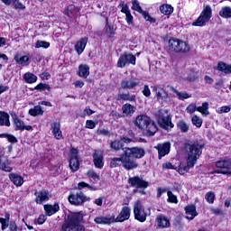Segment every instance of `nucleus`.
Wrapping results in <instances>:
<instances>
[{"label": "nucleus", "mask_w": 231, "mask_h": 231, "mask_svg": "<svg viewBox=\"0 0 231 231\" xmlns=\"http://www.w3.org/2000/svg\"><path fill=\"white\" fill-rule=\"evenodd\" d=\"M93 162L97 169H102L104 167V152L97 150L93 153Z\"/></svg>", "instance_id": "obj_17"}, {"label": "nucleus", "mask_w": 231, "mask_h": 231, "mask_svg": "<svg viewBox=\"0 0 231 231\" xmlns=\"http://www.w3.org/2000/svg\"><path fill=\"white\" fill-rule=\"evenodd\" d=\"M46 215H40L38 217V225H44L46 223Z\"/></svg>", "instance_id": "obj_64"}, {"label": "nucleus", "mask_w": 231, "mask_h": 231, "mask_svg": "<svg viewBox=\"0 0 231 231\" xmlns=\"http://www.w3.org/2000/svg\"><path fill=\"white\" fill-rule=\"evenodd\" d=\"M178 127L182 133H187V131H189V125L185 124V121H180L178 123Z\"/></svg>", "instance_id": "obj_53"}, {"label": "nucleus", "mask_w": 231, "mask_h": 231, "mask_svg": "<svg viewBox=\"0 0 231 231\" xmlns=\"http://www.w3.org/2000/svg\"><path fill=\"white\" fill-rule=\"evenodd\" d=\"M134 17L133 14H131V13H128L125 14V21L127 23V24L131 25L133 24L134 21H133Z\"/></svg>", "instance_id": "obj_63"}, {"label": "nucleus", "mask_w": 231, "mask_h": 231, "mask_svg": "<svg viewBox=\"0 0 231 231\" xmlns=\"http://www.w3.org/2000/svg\"><path fill=\"white\" fill-rule=\"evenodd\" d=\"M230 109H231L230 106H224L217 108V113H218V115H221L223 113H230Z\"/></svg>", "instance_id": "obj_56"}, {"label": "nucleus", "mask_w": 231, "mask_h": 231, "mask_svg": "<svg viewBox=\"0 0 231 231\" xmlns=\"http://www.w3.org/2000/svg\"><path fill=\"white\" fill-rule=\"evenodd\" d=\"M134 124L137 129H140L148 136H154V134L158 133V125L146 115L137 116L134 121Z\"/></svg>", "instance_id": "obj_2"}, {"label": "nucleus", "mask_w": 231, "mask_h": 231, "mask_svg": "<svg viewBox=\"0 0 231 231\" xmlns=\"http://www.w3.org/2000/svg\"><path fill=\"white\" fill-rule=\"evenodd\" d=\"M167 196H168V203H178V197L174 194H172V191L169 190L167 191Z\"/></svg>", "instance_id": "obj_45"}, {"label": "nucleus", "mask_w": 231, "mask_h": 231, "mask_svg": "<svg viewBox=\"0 0 231 231\" xmlns=\"http://www.w3.org/2000/svg\"><path fill=\"white\" fill-rule=\"evenodd\" d=\"M128 183H130L132 187H135V189H147V187H149V182L140 177L129 178Z\"/></svg>", "instance_id": "obj_15"}, {"label": "nucleus", "mask_w": 231, "mask_h": 231, "mask_svg": "<svg viewBox=\"0 0 231 231\" xmlns=\"http://www.w3.org/2000/svg\"><path fill=\"white\" fill-rule=\"evenodd\" d=\"M87 174L89 178H92V180H95L96 181L100 180V175H98L95 170L88 171Z\"/></svg>", "instance_id": "obj_50"}, {"label": "nucleus", "mask_w": 231, "mask_h": 231, "mask_svg": "<svg viewBox=\"0 0 231 231\" xmlns=\"http://www.w3.org/2000/svg\"><path fill=\"white\" fill-rule=\"evenodd\" d=\"M123 116H133L134 115V111H136V106L131 104H125L122 106Z\"/></svg>", "instance_id": "obj_25"}, {"label": "nucleus", "mask_w": 231, "mask_h": 231, "mask_svg": "<svg viewBox=\"0 0 231 231\" xmlns=\"http://www.w3.org/2000/svg\"><path fill=\"white\" fill-rule=\"evenodd\" d=\"M34 48H43L44 50H48V48H50V42H46V41H37L35 45H34Z\"/></svg>", "instance_id": "obj_40"}, {"label": "nucleus", "mask_w": 231, "mask_h": 231, "mask_svg": "<svg viewBox=\"0 0 231 231\" xmlns=\"http://www.w3.org/2000/svg\"><path fill=\"white\" fill-rule=\"evenodd\" d=\"M85 187H87L88 189H89V190H97V189L93 186H90L89 184L86 183V182H79L78 184V189L79 190H82V189H85Z\"/></svg>", "instance_id": "obj_52"}, {"label": "nucleus", "mask_w": 231, "mask_h": 231, "mask_svg": "<svg viewBox=\"0 0 231 231\" xmlns=\"http://www.w3.org/2000/svg\"><path fill=\"white\" fill-rule=\"evenodd\" d=\"M186 152L188 154L187 158V165L184 166L180 163L179 166V172L180 174H185V172H189L194 165H196V162H198V159L199 156H201V153L203 152V145L198 143H188L185 145Z\"/></svg>", "instance_id": "obj_1"}, {"label": "nucleus", "mask_w": 231, "mask_h": 231, "mask_svg": "<svg viewBox=\"0 0 231 231\" xmlns=\"http://www.w3.org/2000/svg\"><path fill=\"white\" fill-rule=\"evenodd\" d=\"M120 165H123L126 171H132L134 162H130L127 159V156L125 155V152L120 157H114L110 159V167L112 169H115L116 167H120Z\"/></svg>", "instance_id": "obj_6"}, {"label": "nucleus", "mask_w": 231, "mask_h": 231, "mask_svg": "<svg viewBox=\"0 0 231 231\" xmlns=\"http://www.w3.org/2000/svg\"><path fill=\"white\" fill-rule=\"evenodd\" d=\"M29 115H31V116H39L41 115H44V110H42L41 105L35 106L33 108L29 110Z\"/></svg>", "instance_id": "obj_32"}, {"label": "nucleus", "mask_w": 231, "mask_h": 231, "mask_svg": "<svg viewBox=\"0 0 231 231\" xmlns=\"http://www.w3.org/2000/svg\"><path fill=\"white\" fill-rule=\"evenodd\" d=\"M152 88V91L156 93V97L158 100H167V98H169V94H167L163 88H160L159 86H153Z\"/></svg>", "instance_id": "obj_22"}, {"label": "nucleus", "mask_w": 231, "mask_h": 231, "mask_svg": "<svg viewBox=\"0 0 231 231\" xmlns=\"http://www.w3.org/2000/svg\"><path fill=\"white\" fill-rule=\"evenodd\" d=\"M65 15H67L68 17H73V15H75L74 5H70L67 7V9L65 10Z\"/></svg>", "instance_id": "obj_47"}, {"label": "nucleus", "mask_w": 231, "mask_h": 231, "mask_svg": "<svg viewBox=\"0 0 231 231\" xmlns=\"http://www.w3.org/2000/svg\"><path fill=\"white\" fill-rule=\"evenodd\" d=\"M220 17H223L224 19H230L231 17V7L225 6L222 7V9L219 12Z\"/></svg>", "instance_id": "obj_36"}, {"label": "nucleus", "mask_w": 231, "mask_h": 231, "mask_svg": "<svg viewBox=\"0 0 231 231\" xmlns=\"http://www.w3.org/2000/svg\"><path fill=\"white\" fill-rule=\"evenodd\" d=\"M191 122H192L193 125L197 126L198 128H199V127H201V125H203V119H201L198 116H193L191 117Z\"/></svg>", "instance_id": "obj_42"}, {"label": "nucleus", "mask_w": 231, "mask_h": 231, "mask_svg": "<svg viewBox=\"0 0 231 231\" xmlns=\"http://www.w3.org/2000/svg\"><path fill=\"white\" fill-rule=\"evenodd\" d=\"M9 179L14 182V185H16V187H21V185L24 183V179L15 173L9 174Z\"/></svg>", "instance_id": "obj_28"}, {"label": "nucleus", "mask_w": 231, "mask_h": 231, "mask_svg": "<svg viewBox=\"0 0 231 231\" xmlns=\"http://www.w3.org/2000/svg\"><path fill=\"white\" fill-rule=\"evenodd\" d=\"M53 136L56 140H63L64 136L62 135V131H60V123L53 122L51 125Z\"/></svg>", "instance_id": "obj_20"}, {"label": "nucleus", "mask_w": 231, "mask_h": 231, "mask_svg": "<svg viewBox=\"0 0 231 231\" xmlns=\"http://www.w3.org/2000/svg\"><path fill=\"white\" fill-rule=\"evenodd\" d=\"M198 72L194 69H190L188 72V76L185 77V79L188 80L189 82H194V80H198Z\"/></svg>", "instance_id": "obj_37"}, {"label": "nucleus", "mask_w": 231, "mask_h": 231, "mask_svg": "<svg viewBox=\"0 0 231 231\" xmlns=\"http://www.w3.org/2000/svg\"><path fill=\"white\" fill-rule=\"evenodd\" d=\"M161 14L164 15H171L174 12V8L171 5H162L160 7Z\"/></svg>", "instance_id": "obj_35"}, {"label": "nucleus", "mask_w": 231, "mask_h": 231, "mask_svg": "<svg viewBox=\"0 0 231 231\" xmlns=\"http://www.w3.org/2000/svg\"><path fill=\"white\" fill-rule=\"evenodd\" d=\"M161 125L162 127H163V129H169V127H174V125H172V122L171 121L169 116L162 119Z\"/></svg>", "instance_id": "obj_39"}, {"label": "nucleus", "mask_w": 231, "mask_h": 231, "mask_svg": "<svg viewBox=\"0 0 231 231\" xmlns=\"http://www.w3.org/2000/svg\"><path fill=\"white\" fill-rule=\"evenodd\" d=\"M168 50L170 51H175L176 53H187L190 51V46L181 40L170 39Z\"/></svg>", "instance_id": "obj_5"}, {"label": "nucleus", "mask_w": 231, "mask_h": 231, "mask_svg": "<svg viewBox=\"0 0 231 231\" xmlns=\"http://www.w3.org/2000/svg\"><path fill=\"white\" fill-rule=\"evenodd\" d=\"M212 17V8L207 5L200 13L198 19L192 23V26H205Z\"/></svg>", "instance_id": "obj_7"}, {"label": "nucleus", "mask_w": 231, "mask_h": 231, "mask_svg": "<svg viewBox=\"0 0 231 231\" xmlns=\"http://www.w3.org/2000/svg\"><path fill=\"white\" fill-rule=\"evenodd\" d=\"M86 201H89V198L86 197L81 191L69 197V204L76 205L77 207L83 205Z\"/></svg>", "instance_id": "obj_11"}, {"label": "nucleus", "mask_w": 231, "mask_h": 231, "mask_svg": "<svg viewBox=\"0 0 231 231\" xmlns=\"http://www.w3.org/2000/svg\"><path fill=\"white\" fill-rule=\"evenodd\" d=\"M106 32L107 35H109V37H111L112 35H115V27H113L112 25L106 24Z\"/></svg>", "instance_id": "obj_60"}, {"label": "nucleus", "mask_w": 231, "mask_h": 231, "mask_svg": "<svg viewBox=\"0 0 231 231\" xmlns=\"http://www.w3.org/2000/svg\"><path fill=\"white\" fill-rule=\"evenodd\" d=\"M187 113L189 115H192L198 111V106H196V103H190L187 107H186Z\"/></svg>", "instance_id": "obj_49"}, {"label": "nucleus", "mask_w": 231, "mask_h": 231, "mask_svg": "<svg viewBox=\"0 0 231 231\" xmlns=\"http://www.w3.org/2000/svg\"><path fill=\"white\" fill-rule=\"evenodd\" d=\"M14 122L18 131H24V122L23 120L19 119V117H14Z\"/></svg>", "instance_id": "obj_41"}, {"label": "nucleus", "mask_w": 231, "mask_h": 231, "mask_svg": "<svg viewBox=\"0 0 231 231\" xmlns=\"http://www.w3.org/2000/svg\"><path fill=\"white\" fill-rule=\"evenodd\" d=\"M155 223L159 229L171 228V218L163 214H160L156 217Z\"/></svg>", "instance_id": "obj_14"}, {"label": "nucleus", "mask_w": 231, "mask_h": 231, "mask_svg": "<svg viewBox=\"0 0 231 231\" xmlns=\"http://www.w3.org/2000/svg\"><path fill=\"white\" fill-rule=\"evenodd\" d=\"M126 64H136V56L133 54H122L117 60V68H125Z\"/></svg>", "instance_id": "obj_10"}, {"label": "nucleus", "mask_w": 231, "mask_h": 231, "mask_svg": "<svg viewBox=\"0 0 231 231\" xmlns=\"http://www.w3.org/2000/svg\"><path fill=\"white\" fill-rule=\"evenodd\" d=\"M141 14L143 15L145 21H149L152 23H156V19L151 17V15H149V14H147L145 11H143Z\"/></svg>", "instance_id": "obj_59"}, {"label": "nucleus", "mask_w": 231, "mask_h": 231, "mask_svg": "<svg viewBox=\"0 0 231 231\" xmlns=\"http://www.w3.org/2000/svg\"><path fill=\"white\" fill-rule=\"evenodd\" d=\"M95 223H97V225H111V223H115V217H103V216H99L97 217L94 219Z\"/></svg>", "instance_id": "obj_23"}, {"label": "nucleus", "mask_w": 231, "mask_h": 231, "mask_svg": "<svg viewBox=\"0 0 231 231\" xmlns=\"http://www.w3.org/2000/svg\"><path fill=\"white\" fill-rule=\"evenodd\" d=\"M0 169H2V171H5V172H12V171L14 170V168L10 167L8 162H2Z\"/></svg>", "instance_id": "obj_55"}, {"label": "nucleus", "mask_w": 231, "mask_h": 231, "mask_svg": "<svg viewBox=\"0 0 231 231\" xmlns=\"http://www.w3.org/2000/svg\"><path fill=\"white\" fill-rule=\"evenodd\" d=\"M142 93L144 97H151V88H149V85H144L142 90Z\"/></svg>", "instance_id": "obj_58"}, {"label": "nucleus", "mask_w": 231, "mask_h": 231, "mask_svg": "<svg viewBox=\"0 0 231 231\" xmlns=\"http://www.w3.org/2000/svg\"><path fill=\"white\" fill-rule=\"evenodd\" d=\"M10 219V216L8 215L7 219L6 218H3L0 217V223H1V228L2 230H6L7 226H8V221Z\"/></svg>", "instance_id": "obj_54"}, {"label": "nucleus", "mask_w": 231, "mask_h": 231, "mask_svg": "<svg viewBox=\"0 0 231 231\" xmlns=\"http://www.w3.org/2000/svg\"><path fill=\"white\" fill-rule=\"evenodd\" d=\"M69 168L74 172L80 169V162H79V151L75 148H71L70 150Z\"/></svg>", "instance_id": "obj_12"}, {"label": "nucleus", "mask_w": 231, "mask_h": 231, "mask_svg": "<svg viewBox=\"0 0 231 231\" xmlns=\"http://www.w3.org/2000/svg\"><path fill=\"white\" fill-rule=\"evenodd\" d=\"M14 8L19 9V10H24V5H23V3L19 2V0H17L16 2H13Z\"/></svg>", "instance_id": "obj_62"}, {"label": "nucleus", "mask_w": 231, "mask_h": 231, "mask_svg": "<svg viewBox=\"0 0 231 231\" xmlns=\"http://www.w3.org/2000/svg\"><path fill=\"white\" fill-rule=\"evenodd\" d=\"M173 91L176 93L177 97H179V100H186L187 98H190V94L187 92H179L178 90L172 88Z\"/></svg>", "instance_id": "obj_44"}, {"label": "nucleus", "mask_w": 231, "mask_h": 231, "mask_svg": "<svg viewBox=\"0 0 231 231\" xmlns=\"http://www.w3.org/2000/svg\"><path fill=\"white\" fill-rule=\"evenodd\" d=\"M205 199L208 201V203L212 204V203H214V201L216 199V194L212 191H208L205 195Z\"/></svg>", "instance_id": "obj_46"}, {"label": "nucleus", "mask_w": 231, "mask_h": 231, "mask_svg": "<svg viewBox=\"0 0 231 231\" xmlns=\"http://www.w3.org/2000/svg\"><path fill=\"white\" fill-rule=\"evenodd\" d=\"M14 60L15 62H17V64H22V66H28L30 57H28L27 55L25 56L16 55L14 57Z\"/></svg>", "instance_id": "obj_31"}, {"label": "nucleus", "mask_w": 231, "mask_h": 231, "mask_svg": "<svg viewBox=\"0 0 231 231\" xmlns=\"http://www.w3.org/2000/svg\"><path fill=\"white\" fill-rule=\"evenodd\" d=\"M78 75L83 77V79H88V77H89V65H79Z\"/></svg>", "instance_id": "obj_27"}, {"label": "nucleus", "mask_w": 231, "mask_h": 231, "mask_svg": "<svg viewBox=\"0 0 231 231\" xmlns=\"http://www.w3.org/2000/svg\"><path fill=\"white\" fill-rule=\"evenodd\" d=\"M155 148H157L159 152V160H162L163 156H167V154L171 152V143L166 142L163 143H159Z\"/></svg>", "instance_id": "obj_18"}, {"label": "nucleus", "mask_w": 231, "mask_h": 231, "mask_svg": "<svg viewBox=\"0 0 231 231\" xmlns=\"http://www.w3.org/2000/svg\"><path fill=\"white\" fill-rule=\"evenodd\" d=\"M162 169H171L173 171H176V169H178V167L172 165V163L168 162L162 163Z\"/></svg>", "instance_id": "obj_61"}, {"label": "nucleus", "mask_w": 231, "mask_h": 231, "mask_svg": "<svg viewBox=\"0 0 231 231\" xmlns=\"http://www.w3.org/2000/svg\"><path fill=\"white\" fill-rule=\"evenodd\" d=\"M131 217V208L124 206L118 214V216L114 218V223H124Z\"/></svg>", "instance_id": "obj_13"}, {"label": "nucleus", "mask_w": 231, "mask_h": 231, "mask_svg": "<svg viewBox=\"0 0 231 231\" xmlns=\"http://www.w3.org/2000/svg\"><path fill=\"white\" fill-rule=\"evenodd\" d=\"M197 111H199V113H201V115H203L204 116H208V115H209L208 103L204 102L201 106H198Z\"/></svg>", "instance_id": "obj_38"}, {"label": "nucleus", "mask_w": 231, "mask_h": 231, "mask_svg": "<svg viewBox=\"0 0 231 231\" xmlns=\"http://www.w3.org/2000/svg\"><path fill=\"white\" fill-rule=\"evenodd\" d=\"M132 5H133L132 10H134L139 14H142L143 12V10L142 9V6H140V3H138V0H133Z\"/></svg>", "instance_id": "obj_48"}, {"label": "nucleus", "mask_w": 231, "mask_h": 231, "mask_svg": "<svg viewBox=\"0 0 231 231\" xmlns=\"http://www.w3.org/2000/svg\"><path fill=\"white\" fill-rule=\"evenodd\" d=\"M217 69L218 71H223V73H231V65L220 61L217 64Z\"/></svg>", "instance_id": "obj_34"}, {"label": "nucleus", "mask_w": 231, "mask_h": 231, "mask_svg": "<svg viewBox=\"0 0 231 231\" xmlns=\"http://www.w3.org/2000/svg\"><path fill=\"white\" fill-rule=\"evenodd\" d=\"M185 212H186V218L192 220L196 216H198V212H196V206H187L185 208Z\"/></svg>", "instance_id": "obj_26"}, {"label": "nucleus", "mask_w": 231, "mask_h": 231, "mask_svg": "<svg viewBox=\"0 0 231 231\" xmlns=\"http://www.w3.org/2000/svg\"><path fill=\"white\" fill-rule=\"evenodd\" d=\"M34 89H38L40 91H50L51 88L48 84L40 83L34 88Z\"/></svg>", "instance_id": "obj_51"}, {"label": "nucleus", "mask_w": 231, "mask_h": 231, "mask_svg": "<svg viewBox=\"0 0 231 231\" xmlns=\"http://www.w3.org/2000/svg\"><path fill=\"white\" fill-rule=\"evenodd\" d=\"M137 86H140V81L134 78L125 79L121 81L122 89H134Z\"/></svg>", "instance_id": "obj_16"}, {"label": "nucleus", "mask_w": 231, "mask_h": 231, "mask_svg": "<svg viewBox=\"0 0 231 231\" xmlns=\"http://www.w3.org/2000/svg\"><path fill=\"white\" fill-rule=\"evenodd\" d=\"M84 219V214L79 212H69L65 223L61 226L62 231H84V226L80 222Z\"/></svg>", "instance_id": "obj_3"}, {"label": "nucleus", "mask_w": 231, "mask_h": 231, "mask_svg": "<svg viewBox=\"0 0 231 231\" xmlns=\"http://www.w3.org/2000/svg\"><path fill=\"white\" fill-rule=\"evenodd\" d=\"M0 125H5V127H10V116L3 111H0Z\"/></svg>", "instance_id": "obj_29"}, {"label": "nucleus", "mask_w": 231, "mask_h": 231, "mask_svg": "<svg viewBox=\"0 0 231 231\" xmlns=\"http://www.w3.org/2000/svg\"><path fill=\"white\" fill-rule=\"evenodd\" d=\"M85 127L86 129H95V127H97V123L93 120H87Z\"/></svg>", "instance_id": "obj_57"}, {"label": "nucleus", "mask_w": 231, "mask_h": 231, "mask_svg": "<svg viewBox=\"0 0 231 231\" xmlns=\"http://www.w3.org/2000/svg\"><path fill=\"white\" fill-rule=\"evenodd\" d=\"M111 149H114V151H120L124 147V144L119 140L113 141L110 143Z\"/></svg>", "instance_id": "obj_43"}, {"label": "nucleus", "mask_w": 231, "mask_h": 231, "mask_svg": "<svg viewBox=\"0 0 231 231\" xmlns=\"http://www.w3.org/2000/svg\"><path fill=\"white\" fill-rule=\"evenodd\" d=\"M128 162H131L132 163V169H136L138 167V163L134 158H136L137 160H140L141 158H143L145 156V150L142 147H132V148H124L123 149Z\"/></svg>", "instance_id": "obj_4"}, {"label": "nucleus", "mask_w": 231, "mask_h": 231, "mask_svg": "<svg viewBox=\"0 0 231 231\" xmlns=\"http://www.w3.org/2000/svg\"><path fill=\"white\" fill-rule=\"evenodd\" d=\"M134 214L135 219L140 221V223H145V221H147V212L145 211V208H143L142 201L137 200L134 203Z\"/></svg>", "instance_id": "obj_8"}, {"label": "nucleus", "mask_w": 231, "mask_h": 231, "mask_svg": "<svg viewBox=\"0 0 231 231\" xmlns=\"http://www.w3.org/2000/svg\"><path fill=\"white\" fill-rule=\"evenodd\" d=\"M87 44H88V38H81L79 41L77 42L75 45V50L78 55H82V53H84V50H86Z\"/></svg>", "instance_id": "obj_24"}, {"label": "nucleus", "mask_w": 231, "mask_h": 231, "mask_svg": "<svg viewBox=\"0 0 231 231\" xmlns=\"http://www.w3.org/2000/svg\"><path fill=\"white\" fill-rule=\"evenodd\" d=\"M117 100H127L128 102H135L136 96L135 95H131L129 93L119 94L117 96Z\"/></svg>", "instance_id": "obj_33"}, {"label": "nucleus", "mask_w": 231, "mask_h": 231, "mask_svg": "<svg viewBox=\"0 0 231 231\" xmlns=\"http://www.w3.org/2000/svg\"><path fill=\"white\" fill-rule=\"evenodd\" d=\"M43 208L45 210L46 215L49 217L57 214V212L60 210L59 203H55L54 205L46 204L43 206Z\"/></svg>", "instance_id": "obj_21"}, {"label": "nucleus", "mask_w": 231, "mask_h": 231, "mask_svg": "<svg viewBox=\"0 0 231 231\" xmlns=\"http://www.w3.org/2000/svg\"><path fill=\"white\" fill-rule=\"evenodd\" d=\"M35 201L38 205H42L44 202L50 199V193L46 190H40L34 193Z\"/></svg>", "instance_id": "obj_19"}, {"label": "nucleus", "mask_w": 231, "mask_h": 231, "mask_svg": "<svg viewBox=\"0 0 231 231\" xmlns=\"http://www.w3.org/2000/svg\"><path fill=\"white\" fill-rule=\"evenodd\" d=\"M217 174H231V159L221 160L216 162Z\"/></svg>", "instance_id": "obj_9"}, {"label": "nucleus", "mask_w": 231, "mask_h": 231, "mask_svg": "<svg viewBox=\"0 0 231 231\" xmlns=\"http://www.w3.org/2000/svg\"><path fill=\"white\" fill-rule=\"evenodd\" d=\"M23 79L27 84H35L37 82V76L32 72H26L23 75Z\"/></svg>", "instance_id": "obj_30"}]
</instances>
